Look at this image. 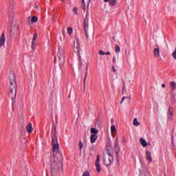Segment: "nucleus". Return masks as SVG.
Returning <instances> with one entry per match:
<instances>
[{
	"instance_id": "nucleus-1",
	"label": "nucleus",
	"mask_w": 176,
	"mask_h": 176,
	"mask_svg": "<svg viewBox=\"0 0 176 176\" xmlns=\"http://www.w3.org/2000/svg\"><path fill=\"white\" fill-rule=\"evenodd\" d=\"M52 152L50 157V170L52 176H54V174L60 170L56 162V155H54V152H58V149H60V144H58V140L57 139V131L54 126H52Z\"/></svg>"
},
{
	"instance_id": "nucleus-2",
	"label": "nucleus",
	"mask_w": 176,
	"mask_h": 176,
	"mask_svg": "<svg viewBox=\"0 0 176 176\" xmlns=\"http://www.w3.org/2000/svg\"><path fill=\"white\" fill-rule=\"evenodd\" d=\"M55 63L58 64L60 67L64 65V63H65V53H64V50L61 46L58 48L57 58H55Z\"/></svg>"
},
{
	"instance_id": "nucleus-3",
	"label": "nucleus",
	"mask_w": 176,
	"mask_h": 176,
	"mask_svg": "<svg viewBox=\"0 0 176 176\" xmlns=\"http://www.w3.org/2000/svg\"><path fill=\"white\" fill-rule=\"evenodd\" d=\"M8 89H17V82H16V75L14 73H10L8 79Z\"/></svg>"
},
{
	"instance_id": "nucleus-4",
	"label": "nucleus",
	"mask_w": 176,
	"mask_h": 176,
	"mask_svg": "<svg viewBox=\"0 0 176 176\" xmlns=\"http://www.w3.org/2000/svg\"><path fill=\"white\" fill-rule=\"evenodd\" d=\"M84 31L85 33L86 39H89V34H91V30L89 29V13L86 14L85 18L83 21Z\"/></svg>"
},
{
	"instance_id": "nucleus-5",
	"label": "nucleus",
	"mask_w": 176,
	"mask_h": 176,
	"mask_svg": "<svg viewBox=\"0 0 176 176\" xmlns=\"http://www.w3.org/2000/svg\"><path fill=\"white\" fill-rule=\"evenodd\" d=\"M103 163L104 166H111L113 163V156L104 155Z\"/></svg>"
},
{
	"instance_id": "nucleus-6",
	"label": "nucleus",
	"mask_w": 176,
	"mask_h": 176,
	"mask_svg": "<svg viewBox=\"0 0 176 176\" xmlns=\"http://www.w3.org/2000/svg\"><path fill=\"white\" fill-rule=\"evenodd\" d=\"M16 94H17V89H9L8 96L12 99V104L16 102Z\"/></svg>"
},
{
	"instance_id": "nucleus-7",
	"label": "nucleus",
	"mask_w": 176,
	"mask_h": 176,
	"mask_svg": "<svg viewBox=\"0 0 176 176\" xmlns=\"http://www.w3.org/2000/svg\"><path fill=\"white\" fill-rule=\"evenodd\" d=\"M19 31V24L16 22H12L11 23V28H10V34H13L15 32H17Z\"/></svg>"
},
{
	"instance_id": "nucleus-8",
	"label": "nucleus",
	"mask_w": 176,
	"mask_h": 176,
	"mask_svg": "<svg viewBox=\"0 0 176 176\" xmlns=\"http://www.w3.org/2000/svg\"><path fill=\"white\" fill-rule=\"evenodd\" d=\"M153 54L155 58L160 57V47L158 45H155Z\"/></svg>"
},
{
	"instance_id": "nucleus-9",
	"label": "nucleus",
	"mask_w": 176,
	"mask_h": 176,
	"mask_svg": "<svg viewBox=\"0 0 176 176\" xmlns=\"http://www.w3.org/2000/svg\"><path fill=\"white\" fill-rule=\"evenodd\" d=\"M38 38V33H34L33 34V39L32 41V50H35V45H36V39Z\"/></svg>"
},
{
	"instance_id": "nucleus-10",
	"label": "nucleus",
	"mask_w": 176,
	"mask_h": 176,
	"mask_svg": "<svg viewBox=\"0 0 176 176\" xmlns=\"http://www.w3.org/2000/svg\"><path fill=\"white\" fill-rule=\"evenodd\" d=\"M95 165H96V171L98 173H100L101 171V165H100V155L97 156Z\"/></svg>"
},
{
	"instance_id": "nucleus-11",
	"label": "nucleus",
	"mask_w": 176,
	"mask_h": 176,
	"mask_svg": "<svg viewBox=\"0 0 176 176\" xmlns=\"http://www.w3.org/2000/svg\"><path fill=\"white\" fill-rule=\"evenodd\" d=\"M5 41H6L5 33H2L0 37V47L1 46L5 45Z\"/></svg>"
},
{
	"instance_id": "nucleus-12",
	"label": "nucleus",
	"mask_w": 176,
	"mask_h": 176,
	"mask_svg": "<svg viewBox=\"0 0 176 176\" xmlns=\"http://www.w3.org/2000/svg\"><path fill=\"white\" fill-rule=\"evenodd\" d=\"M146 159L149 162V163H152V155H151V152L146 151Z\"/></svg>"
},
{
	"instance_id": "nucleus-13",
	"label": "nucleus",
	"mask_w": 176,
	"mask_h": 176,
	"mask_svg": "<svg viewBox=\"0 0 176 176\" xmlns=\"http://www.w3.org/2000/svg\"><path fill=\"white\" fill-rule=\"evenodd\" d=\"M104 2H109L110 6H116L118 0H103Z\"/></svg>"
},
{
	"instance_id": "nucleus-14",
	"label": "nucleus",
	"mask_w": 176,
	"mask_h": 176,
	"mask_svg": "<svg viewBox=\"0 0 176 176\" xmlns=\"http://www.w3.org/2000/svg\"><path fill=\"white\" fill-rule=\"evenodd\" d=\"M27 132L29 133H32V124L29 122L28 124L26 126Z\"/></svg>"
},
{
	"instance_id": "nucleus-15",
	"label": "nucleus",
	"mask_w": 176,
	"mask_h": 176,
	"mask_svg": "<svg viewBox=\"0 0 176 176\" xmlns=\"http://www.w3.org/2000/svg\"><path fill=\"white\" fill-rule=\"evenodd\" d=\"M97 138H98V135H91L90 140L91 144H94L96 141H97Z\"/></svg>"
},
{
	"instance_id": "nucleus-16",
	"label": "nucleus",
	"mask_w": 176,
	"mask_h": 176,
	"mask_svg": "<svg viewBox=\"0 0 176 176\" xmlns=\"http://www.w3.org/2000/svg\"><path fill=\"white\" fill-rule=\"evenodd\" d=\"M74 47H76L77 53H78V54H79V53L80 52V47L79 45V41L78 40L76 41V45H75V43H74Z\"/></svg>"
},
{
	"instance_id": "nucleus-17",
	"label": "nucleus",
	"mask_w": 176,
	"mask_h": 176,
	"mask_svg": "<svg viewBox=\"0 0 176 176\" xmlns=\"http://www.w3.org/2000/svg\"><path fill=\"white\" fill-rule=\"evenodd\" d=\"M140 142L144 148H145L146 146V145H148V144L146 143V140H145V139H144V138H140Z\"/></svg>"
},
{
	"instance_id": "nucleus-18",
	"label": "nucleus",
	"mask_w": 176,
	"mask_h": 176,
	"mask_svg": "<svg viewBox=\"0 0 176 176\" xmlns=\"http://www.w3.org/2000/svg\"><path fill=\"white\" fill-rule=\"evenodd\" d=\"M104 156H113V153L112 152V149H107L105 152V155Z\"/></svg>"
},
{
	"instance_id": "nucleus-19",
	"label": "nucleus",
	"mask_w": 176,
	"mask_h": 176,
	"mask_svg": "<svg viewBox=\"0 0 176 176\" xmlns=\"http://www.w3.org/2000/svg\"><path fill=\"white\" fill-rule=\"evenodd\" d=\"M87 71H89V69L87 66L86 67V72H85V78H84V90L85 89H86V79L87 78Z\"/></svg>"
},
{
	"instance_id": "nucleus-20",
	"label": "nucleus",
	"mask_w": 176,
	"mask_h": 176,
	"mask_svg": "<svg viewBox=\"0 0 176 176\" xmlns=\"http://www.w3.org/2000/svg\"><path fill=\"white\" fill-rule=\"evenodd\" d=\"M174 116V110H173V107H170L168 108V116Z\"/></svg>"
},
{
	"instance_id": "nucleus-21",
	"label": "nucleus",
	"mask_w": 176,
	"mask_h": 176,
	"mask_svg": "<svg viewBox=\"0 0 176 176\" xmlns=\"http://www.w3.org/2000/svg\"><path fill=\"white\" fill-rule=\"evenodd\" d=\"M91 133L94 135H97L98 134V130L95 128H91Z\"/></svg>"
},
{
	"instance_id": "nucleus-22",
	"label": "nucleus",
	"mask_w": 176,
	"mask_h": 176,
	"mask_svg": "<svg viewBox=\"0 0 176 176\" xmlns=\"http://www.w3.org/2000/svg\"><path fill=\"white\" fill-rule=\"evenodd\" d=\"M140 123L138 122V120L137 118H134L133 120V126H140Z\"/></svg>"
},
{
	"instance_id": "nucleus-23",
	"label": "nucleus",
	"mask_w": 176,
	"mask_h": 176,
	"mask_svg": "<svg viewBox=\"0 0 176 176\" xmlns=\"http://www.w3.org/2000/svg\"><path fill=\"white\" fill-rule=\"evenodd\" d=\"M115 52L116 53H119L120 52V47H119V45L118 44L116 45Z\"/></svg>"
},
{
	"instance_id": "nucleus-24",
	"label": "nucleus",
	"mask_w": 176,
	"mask_h": 176,
	"mask_svg": "<svg viewBox=\"0 0 176 176\" xmlns=\"http://www.w3.org/2000/svg\"><path fill=\"white\" fill-rule=\"evenodd\" d=\"M31 21L32 23H36L38 21V16H32Z\"/></svg>"
},
{
	"instance_id": "nucleus-25",
	"label": "nucleus",
	"mask_w": 176,
	"mask_h": 176,
	"mask_svg": "<svg viewBox=\"0 0 176 176\" xmlns=\"http://www.w3.org/2000/svg\"><path fill=\"white\" fill-rule=\"evenodd\" d=\"M170 86H171L173 90H175V89H176V83H175V82H174V81L171 82H170Z\"/></svg>"
},
{
	"instance_id": "nucleus-26",
	"label": "nucleus",
	"mask_w": 176,
	"mask_h": 176,
	"mask_svg": "<svg viewBox=\"0 0 176 176\" xmlns=\"http://www.w3.org/2000/svg\"><path fill=\"white\" fill-rule=\"evenodd\" d=\"M111 133H115V131H116V126H115V125H111Z\"/></svg>"
},
{
	"instance_id": "nucleus-27",
	"label": "nucleus",
	"mask_w": 176,
	"mask_h": 176,
	"mask_svg": "<svg viewBox=\"0 0 176 176\" xmlns=\"http://www.w3.org/2000/svg\"><path fill=\"white\" fill-rule=\"evenodd\" d=\"M83 148V143L82 142V141L79 142V149H80V152H82V149Z\"/></svg>"
},
{
	"instance_id": "nucleus-28",
	"label": "nucleus",
	"mask_w": 176,
	"mask_h": 176,
	"mask_svg": "<svg viewBox=\"0 0 176 176\" xmlns=\"http://www.w3.org/2000/svg\"><path fill=\"white\" fill-rule=\"evenodd\" d=\"M114 148L116 149L117 148H119V143L118 142V138L116 139L115 144H114Z\"/></svg>"
},
{
	"instance_id": "nucleus-29",
	"label": "nucleus",
	"mask_w": 176,
	"mask_h": 176,
	"mask_svg": "<svg viewBox=\"0 0 176 176\" xmlns=\"http://www.w3.org/2000/svg\"><path fill=\"white\" fill-rule=\"evenodd\" d=\"M82 6L83 10H86V4L85 3V0H82Z\"/></svg>"
},
{
	"instance_id": "nucleus-30",
	"label": "nucleus",
	"mask_w": 176,
	"mask_h": 176,
	"mask_svg": "<svg viewBox=\"0 0 176 176\" xmlns=\"http://www.w3.org/2000/svg\"><path fill=\"white\" fill-rule=\"evenodd\" d=\"M67 34H69V35H71V34H72V28H67Z\"/></svg>"
},
{
	"instance_id": "nucleus-31",
	"label": "nucleus",
	"mask_w": 176,
	"mask_h": 176,
	"mask_svg": "<svg viewBox=\"0 0 176 176\" xmlns=\"http://www.w3.org/2000/svg\"><path fill=\"white\" fill-rule=\"evenodd\" d=\"M172 56H173L174 60H176V48H175V51L172 53Z\"/></svg>"
},
{
	"instance_id": "nucleus-32",
	"label": "nucleus",
	"mask_w": 176,
	"mask_h": 176,
	"mask_svg": "<svg viewBox=\"0 0 176 176\" xmlns=\"http://www.w3.org/2000/svg\"><path fill=\"white\" fill-rule=\"evenodd\" d=\"M82 176H90V173L89 171H85L83 174Z\"/></svg>"
},
{
	"instance_id": "nucleus-33",
	"label": "nucleus",
	"mask_w": 176,
	"mask_h": 176,
	"mask_svg": "<svg viewBox=\"0 0 176 176\" xmlns=\"http://www.w3.org/2000/svg\"><path fill=\"white\" fill-rule=\"evenodd\" d=\"M116 158L118 162H119V151L118 150L116 151Z\"/></svg>"
},
{
	"instance_id": "nucleus-34",
	"label": "nucleus",
	"mask_w": 176,
	"mask_h": 176,
	"mask_svg": "<svg viewBox=\"0 0 176 176\" xmlns=\"http://www.w3.org/2000/svg\"><path fill=\"white\" fill-rule=\"evenodd\" d=\"M74 12L75 13V14H78V8L76 7H74L73 8Z\"/></svg>"
},
{
	"instance_id": "nucleus-35",
	"label": "nucleus",
	"mask_w": 176,
	"mask_h": 176,
	"mask_svg": "<svg viewBox=\"0 0 176 176\" xmlns=\"http://www.w3.org/2000/svg\"><path fill=\"white\" fill-rule=\"evenodd\" d=\"M99 54L100 56H104V54H105V52H104V51H102V50H100V51H99Z\"/></svg>"
},
{
	"instance_id": "nucleus-36",
	"label": "nucleus",
	"mask_w": 176,
	"mask_h": 176,
	"mask_svg": "<svg viewBox=\"0 0 176 176\" xmlns=\"http://www.w3.org/2000/svg\"><path fill=\"white\" fill-rule=\"evenodd\" d=\"M126 98H127V97H126V96L122 97V100H121V102H120V104H123V102L124 101V100H125Z\"/></svg>"
},
{
	"instance_id": "nucleus-37",
	"label": "nucleus",
	"mask_w": 176,
	"mask_h": 176,
	"mask_svg": "<svg viewBox=\"0 0 176 176\" xmlns=\"http://www.w3.org/2000/svg\"><path fill=\"white\" fill-rule=\"evenodd\" d=\"M10 47H12V44H8V47H7V50H10Z\"/></svg>"
},
{
	"instance_id": "nucleus-38",
	"label": "nucleus",
	"mask_w": 176,
	"mask_h": 176,
	"mask_svg": "<svg viewBox=\"0 0 176 176\" xmlns=\"http://www.w3.org/2000/svg\"><path fill=\"white\" fill-rule=\"evenodd\" d=\"M122 84H123L122 88L124 90V88H126V83L124 82V81H122Z\"/></svg>"
},
{
	"instance_id": "nucleus-39",
	"label": "nucleus",
	"mask_w": 176,
	"mask_h": 176,
	"mask_svg": "<svg viewBox=\"0 0 176 176\" xmlns=\"http://www.w3.org/2000/svg\"><path fill=\"white\" fill-rule=\"evenodd\" d=\"M126 91V88H124V89L122 88V94H124Z\"/></svg>"
},
{
	"instance_id": "nucleus-40",
	"label": "nucleus",
	"mask_w": 176,
	"mask_h": 176,
	"mask_svg": "<svg viewBox=\"0 0 176 176\" xmlns=\"http://www.w3.org/2000/svg\"><path fill=\"white\" fill-rule=\"evenodd\" d=\"M112 71H113V72H116V69L115 68V66H112Z\"/></svg>"
},
{
	"instance_id": "nucleus-41",
	"label": "nucleus",
	"mask_w": 176,
	"mask_h": 176,
	"mask_svg": "<svg viewBox=\"0 0 176 176\" xmlns=\"http://www.w3.org/2000/svg\"><path fill=\"white\" fill-rule=\"evenodd\" d=\"M113 63H116V57L113 58Z\"/></svg>"
},
{
	"instance_id": "nucleus-42",
	"label": "nucleus",
	"mask_w": 176,
	"mask_h": 176,
	"mask_svg": "<svg viewBox=\"0 0 176 176\" xmlns=\"http://www.w3.org/2000/svg\"><path fill=\"white\" fill-rule=\"evenodd\" d=\"M34 8L36 9L37 10H39V7H38L37 5H36V6H34Z\"/></svg>"
},
{
	"instance_id": "nucleus-43",
	"label": "nucleus",
	"mask_w": 176,
	"mask_h": 176,
	"mask_svg": "<svg viewBox=\"0 0 176 176\" xmlns=\"http://www.w3.org/2000/svg\"><path fill=\"white\" fill-rule=\"evenodd\" d=\"M104 54H106L107 56H109L111 54V52H107L104 53Z\"/></svg>"
},
{
	"instance_id": "nucleus-44",
	"label": "nucleus",
	"mask_w": 176,
	"mask_h": 176,
	"mask_svg": "<svg viewBox=\"0 0 176 176\" xmlns=\"http://www.w3.org/2000/svg\"><path fill=\"white\" fill-rule=\"evenodd\" d=\"M162 87H163V89H164V87H166V84H162Z\"/></svg>"
},
{
	"instance_id": "nucleus-45",
	"label": "nucleus",
	"mask_w": 176,
	"mask_h": 176,
	"mask_svg": "<svg viewBox=\"0 0 176 176\" xmlns=\"http://www.w3.org/2000/svg\"><path fill=\"white\" fill-rule=\"evenodd\" d=\"M60 167H61V168L63 170V162H60Z\"/></svg>"
},
{
	"instance_id": "nucleus-46",
	"label": "nucleus",
	"mask_w": 176,
	"mask_h": 176,
	"mask_svg": "<svg viewBox=\"0 0 176 176\" xmlns=\"http://www.w3.org/2000/svg\"><path fill=\"white\" fill-rule=\"evenodd\" d=\"M78 57H79V61L80 63V60H81L80 55H79Z\"/></svg>"
},
{
	"instance_id": "nucleus-47",
	"label": "nucleus",
	"mask_w": 176,
	"mask_h": 176,
	"mask_svg": "<svg viewBox=\"0 0 176 176\" xmlns=\"http://www.w3.org/2000/svg\"><path fill=\"white\" fill-rule=\"evenodd\" d=\"M128 98L129 100H131V95H130V96Z\"/></svg>"
},
{
	"instance_id": "nucleus-48",
	"label": "nucleus",
	"mask_w": 176,
	"mask_h": 176,
	"mask_svg": "<svg viewBox=\"0 0 176 176\" xmlns=\"http://www.w3.org/2000/svg\"><path fill=\"white\" fill-rule=\"evenodd\" d=\"M9 9L10 10H12V9H13V7H10Z\"/></svg>"
},
{
	"instance_id": "nucleus-49",
	"label": "nucleus",
	"mask_w": 176,
	"mask_h": 176,
	"mask_svg": "<svg viewBox=\"0 0 176 176\" xmlns=\"http://www.w3.org/2000/svg\"><path fill=\"white\" fill-rule=\"evenodd\" d=\"M113 41H116V39L115 38V36L113 37Z\"/></svg>"
},
{
	"instance_id": "nucleus-50",
	"label": "nucleus",
	"mask_w": 176,
	"mask_h": 176,
	"mask_svg": "<svg viewBox=\"0 0 176 176\" xmlns=\"http://www.w3.org/2000/svg\"><path fill=\"white\" fill-rule=\"evenodd\" d=\"M62 2H64L65 0H60Z\"/></svg>"
},
{
	"instance_id": "nucleus-51",
	"label": "nucleus",
	"mask_w": 176,
	"mask_h": 176,
	"mask_svg": "<svg viewBox=\"0 0 176 176\" xmlns=\"http://www.w3.org/2000/svg\"><path fill=\"white\" fill-rule=\"evenodd\" d=\"M166 176V175H165Z\"/></svg>"
}]
</instances>
